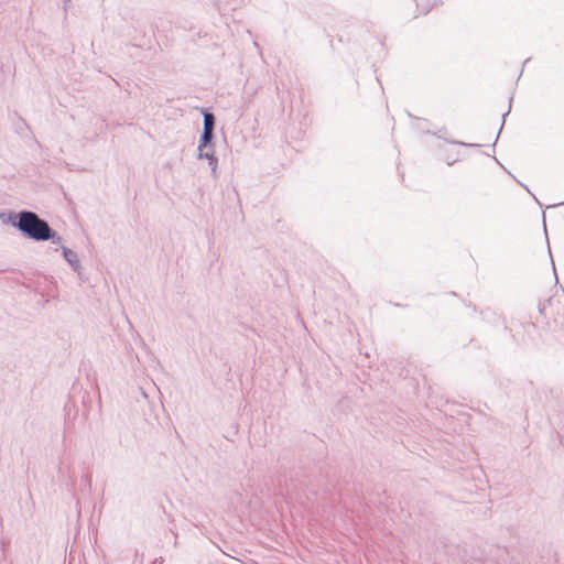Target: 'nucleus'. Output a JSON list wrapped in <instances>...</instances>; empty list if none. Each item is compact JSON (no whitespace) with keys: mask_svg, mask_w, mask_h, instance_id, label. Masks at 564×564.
Here are the masks:
<instances>
[{"mask_svg":"<svg viewBox=\"0 0 564 564\" xmlns=\"http://www.w3.org/2000/svg\"><path fill=\"white\" fill-rule=\"evenodd\" d=\"M213 132L203 131V134L199 140L198 149H207V144L212 141Z\"/></svg>","mask_w":564,"mask_h":564,"instance_id":"nucleus-5","label":"nucleus"},{"mask_svg":"<svg viewBox=\"0 0 564 564\" xmlns=\"http://www.w3.org/2000/svg\"><path fill=\"white\" fill-rule=\"evenodd\" d=\"M61 251H62V256H63L64 260L69 264V267L76 273H80L83 267H82V263H80L77 252H75L74 250H72L68 247L63 246V245L61 246Z\"/></svg>","mask_w":564,"mask_h":564,"instance_id":"nucleus-2","label":"nucleus"},{"mask_svg":"<svg viewBox=\"0 0 564 564\" xmlns=\"http://www.w3.org/2000/svg\"><path fill=\"white\" fill-rule=\"evenodd\" d=\"M198 160H207L208 165L210 167L212 175L214 177L218 176V160L214 154L212 149H198Z\"/></svg>","mask_w":564,"mask_h":564,"instance_id":"nucleus-3","label":"nucleus"},{"mask_svg":"<svg viewBox=\"0 0 564 564\" xmlns=\"http://www.w3.org/2000/svg\"><path fill=\"white\" fill-rule=\"evenodd\" d=\"M17 217L18 221L13 223V226L29 238L35 241H45L53 237L48 224L35 213L24 210L19 213Z\"/></svg>","mask_w":564,"mask_h":564,"instance_id":"nucleus-1","label":"nucleus"},{"mask_svg":"<svg viewBox=\"0 0 564 564\" xmlns=\"http://www.w3.org/2000/svg\"><path fill=\"white\" fill-rule=\"evenodd\" d=\"M53 237H51L48 240H52L53 243L62 245L63 239L61 236H58L55 231L52 230Z\"/></svg>","mask_w":564,"mask_h":564,"instance_id":"nucleus-6","label":"nucleus"},{"mask_svg":"<svg viewBox=\"0 0 564 564\" xmlns=\"http://www.w3.org/2000/svg\"><path fill=\"white\" fill-rule=\"evenodd\" d=\"M215 124V118L212 113H204V130L213 132Z\"/></svg>","mask_w":564,"mask_h":564,"instance_id":"nucleus-4","label":"nucleus"}]
</instances>
